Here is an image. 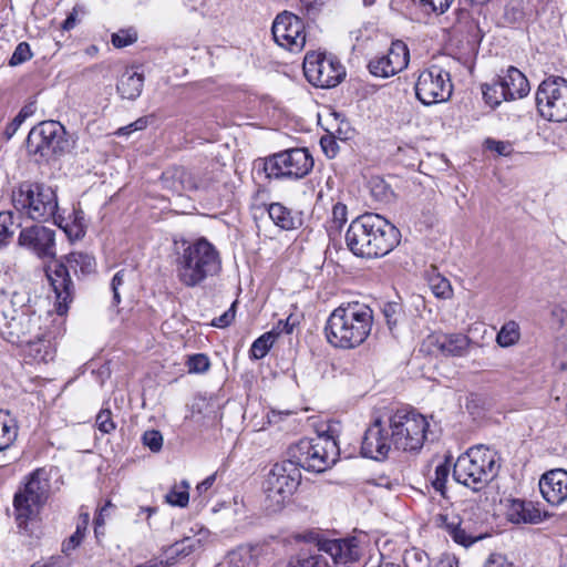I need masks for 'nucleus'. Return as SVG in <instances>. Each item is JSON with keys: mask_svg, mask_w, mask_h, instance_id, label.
I'll list each match as a JSON object with an SVG mask.
<instances>
[{"mask_svg": "<svg viewBox=\"0 0 567 567\" xmlns=\"http://www.w3.org/2000/svg\"><path fill=\"white\" fill-rule=\"evenodd\" d=\"M173 247L176 277L187 288L200 286L221 270L219 251L205 237L195 240L174 238Z\"/></svg>", "mask_w": 567, "mask_h": 567, "instance_id": "obj_1", "label": "nucleus"}, {"mask_svg": "<svg viewBox=\"0 0 567 567\" xmlns=\"http://www.w3.org/2000/svg\"><path fill=\"white\" fill-rule=\"evenodd\" d=\"M373 310L361 301L342 302L328 317L324 333L334 348L354 349L370 336L373 327Z\"/></svg>", "mask_w": 567, "mask_h": 567, "instance_id": "obj_2", "label": "nucleus"}, {"mask_svg": "<svg viewBox=\"0 0 567 567\" xmlns=\"http://www.w3.org/2000/svg\"><path fill=\"white\" fill-rule=\"evenodd\" d=\"M70 269L75 275H91L96 269L95 258L87 252L72 251L45 268L48 280L55 295V310L60 316L68 312L69 305L74 297V284L70 276Z\"/></svg>", "mask_w": 567, "mask_h": 567, "instance_id": "obj_3", "label": "nucleus"}, {"mask_svg": "<svg viewBox=\"0 0 567 567\" xmlns=\"http://www.w3.org/2000/svg\"><path fill=\"white\" fill-rule=\"evenodd\" d=\"M498 468L497 453L484 445H477L457 457L453 477L460 484L480 491L497 475Z\"/></svg>", "mask_w": 567, "mask_h": 567, "instance_id": "obj_4", "label": "nucleus"}, {"mask_svg": "<svg viewBox=\"0 0 567 567\" xmlns=\"http://www.w3.org/2000/svg\"><path fill=\"white\" fill-rule=\"evenodd\" d=\"M290 461L299 470L322 473L330 468L339 456V446L336 440L327 433L318 434L312 439H301L289 449Z\"/></svg>", "mask_w": 567, "mask_h": 567, "instance_id": "obj_5", "label": "nucleus"}, {"mask_svg": "<svg viewBox=\"0 0 567 567\" xmlns=\"http://www.w3.org/2000/svg\"><path fill=\"white\" fill-rule=\"evenodd\" d=\"M313 167V158L307 148H291L259 158L254 163L257 177L300 179Z\"/></svg>", "mask_w": 567, "mask_h": 567, "instance_id": "obj_6", "label": "nucleus"}, {"mask_svg": "<svg viewBox=\"0 0 567 567\" xmlns=\"http://www.w3.org/2000/svg\"><path fill=\"white\" fill-rule=\"evenodd\" d=\"M50 481L43 468L33 471L23 487L16 493L13 506L16 511V522L19 529L29 532V523H32L40 508L45 504L50 495Z\"/></svg>", "mask_w": 567, "mask_h": 567, "instance_id": "obj_7", "label": "nucleus"}, {"mask_svg": "<svg viewBox=\"0 0 567 567\" xmlns=\"http://www.w3.org/2000/svg\"><path fill=\"white\" fill-rule=\"evenodd\" d=\"M70 142L64 126L56 121H43L33 126L27 137V152L38 163H49L65 154Z\"/></svg>", "mask_w": 567, "mask_h": 567, "instance_id": "obj_8", "label": "nucleus"}, {"mask_svg": "<svg viewBox=\"0 0 567 567\" xmlns=\"http://www.w3.org/2000/svg\"><path fill=\"white\" fill-rule=\"evenodd\" d=\"M301 482L299 467L289 460L276 463L265 482V505L269 512H279Z\"/></svg>", "mask_w": 567, "mask_h": 567, "instance_id": "obj_9", "label": "nucleus"}, {"mask_svg": "<svg viewBox=\"0 0 567 567\" xmlns=\"http://www.w3.org/2000/svg\"><path fill=\"white\" fill-rule=\"evenodd\" d=\"M427 427L426 419L413 409H399L389 419L393 446L405 452L423 446Z\"/></svg>", "mask_w": 567, "mask_h": 567, "instance_id": "obj_10", "label": "nucleus"}, {"mask_svg": "<svg viewBox=\"0 0 567 567\" xmlns=\"http://www.w3.org/2000/svg\"><path fill=\"white\" fill-rule=\"evenodd\" d=\"M536 105L542 117L551 122L567 121V80L548 76L536 91Z\"/></svg>", "mask_w": 567, "mask_h": 567, "instance_id": "obj_11", "label": "nucleus"}, {"mask_svg": "<svg viewBox=\"0 0 567 567\" xmlns=\"http://www.w3.org/2000/svg\"><path fill=\"white\" fill-rule=\"evenodd\" d=\"M415 95L424 105H433L450 100L453 92L451 75L437 65L420 72L415 83Z\"/></svg>", "mask_w": 567, "mask_h": 567, "instance_id": "obj_12", "label": "nucleus"}, {"mask_svg": "<svg viewBox=\"0 0 567 567\" xmlns=\"http://www.w3.org/2000/svg\"><path fill=\"white\" fill-rule=\"evenodd\" d=\"M40 322L41 316L37 315L34 308L19 311L8 309L0 319V333L7 341L20 344L43 330Z\"/></svg>", "mask_w": 567, "mask_h": 567, "instance_id": "obj_13", "label": "nucleus"}, {"mask_svg": "<svg viewBox=\"0 0 567 567\" xmlns=\"http://www.w3.org/2000/svg\"><path fill=\"white\" fill-rule=\"evenodd\" d=\"M303 73L307 80L317 87L338 85L346 72L343 66L323 53L308 52L303 59Z\"/></svg>", "mask_w": 567, "mask_h": 567, "instance_id": "obj_14", "label": "nucleus"}, {"mask_svg": "<svg viewBox=\"0 0 567 567\" xmlns=\"http://www.w3.org/2000/svg\"><path fill=\"white\" fill-rule=\"evenodd\" d=\"M271 32L275 42L290 52H299L306 44L303 21L290 11H282L277 14L272 22Z\"/></svg>", "mask_w": 567, "mask_h": 567, "instance_id": "obj_15", "label": "nucleus"}, {"mask_svg": "<svg viewBox=\"0 0 567 567\" xmlns=\"http://www.w3.org/2000/svg\"><path fill=\"white\" fill-rule=\"evenodd\" d=\"M17 210L30 209L35 213H56L58 198L54 190L43 184H23L13 193Z\"/></svg>", "mask_w": 567, "mask_h": 567, "instance_id": "obj_16", "label": "nucleus"}, {"mask_svg": "<svg viewBox=\"0 0 567 567\" xmlns=\"http://www.w3.org/2000/svg\"><path fill=\"white\" fill-rule=\"evenodd\" d=\"M435 527L442 529L455 544L465 548L483 539L486 535L477 532L473 523L453 511H444L433 517Z\"/></svg>", "mask_w": 567, "mask_h": 567, "instance_id": "obj_17", "label": "nucleus"}, {"mask_svg": "<svg viewBox=\"0 0 567 567\" xmlns=\"http://www.w3.org/2000/svg\"><path fill=\"white\" fill-rule=\"evenodd\" d=\"M370 224H373V227L369 230V247H365L368 258L383 257L400 243L401 233L383 215L381 217H371Z\"/></svg>", "mask_w": 567, "mask_h": 567, "instance_id": "obj_18", "label": "nucleus"}, {"mask_svg": "<svg viewBox=\"0 0 567 567\" xmlns=\"http://www.w3.org/2000/svg\"><path fill=\"white\" fill-rule=\"evenodd\" d=\"M410 60L408 45L396 40L392 42L386 54L372 59L369 64V71L372 75L379 78L392 76L404 70Z\"/></svg>", "mask_w": 567, "mask_h": 567, "instance_id": "obj_19", "label": "nucleus"}, {"mask_svg": "<svg viewBox=\"0 0 567 567\" xmlns=\"http://www.w3.org/2000/svg\"><path fill=\"white\" fill-rule=\"evenodd\" d=\"M19 245L33 251L39 258L55 257V231L43 225H32L20 231Z\"/></svg>", "mask_w": 567, "mask_h": 567, "instance_id": "obj_20", "label": "nucleus"}, {"mask_svg": "<svg viewBox=\"0 0 567 567\" xmlns=\"http://www.w3.org/2000/svg\"><path fill=\"white\" fill-rule=\"evenodd\" d=\"M393 446L391 433L385 430L380 420H375L364 433L361 453L372 460L384 458Z\"/></svg>", "mask_w": 567, "mask_h": 567, "instance_id": "obj_21", "label": "nucleus"}, {"mask_svg": "<svg viewBox=\"0 0 567 567\" xmlns=\"http://www.w3.org/2000/svg\"><path fill=\"white\" fill-rule=\"evenodd\" d=\"M539 489L549 504H563L567 499V471L555 468L546 472L539 480Z\"/></svg>", "mask_w": 567, "mask_h": 567, "instance_id": "obj_22", "label": "nucleus"}, {"mask_svg": "<svg viewBox=\"0 0 567 567\" xmlns=\"http://www.w3.org/2000/svg\"><path fill=\"white\" fill-rule=\"evenodd\" d=\"M371 217L381 215H358L346 233L347 246L358 257L368 258L365 247H369V230L373 227V224H370Z\"/></svg>", "mask_w": 567, "mask_h": 567, "instance_id": "obj_23", "label": "nucleus"}, {"mask_svg": "<svg viewBox=\"0 0 567 567\" xmlns=\"http://www.w3.org/2000/svg\"><path fill=\"white\" fill-rule=\"evenodd\" d=\"M429 343L444 357H464L471 340L463 333H435L429 337Z\"/></svg>", "mask_w": 567, "mask_h": 567, "instance_id": "obj_24", "label": "nucleus"}, {"mask_svg": "<svg viewBox=\"0 0 567 567\" xmlns=\"http://www.w3.org/2000/svg\"><path fill=\"white\" fill-rule=\"evenodd\" d=\"M19 346L23 347L25 355L35 362L48 363L55 357V348L43 330L37 331L33 337Z\"/></svg>", "mask_w": 567, "mask_h": 567, "instance_id": "obj_25", "label": "nucleus"}, {"mask_svg": "<svg viewBox=\"0 0 567 567\" xmlns=\"http://www.w3.org/2000/svg\"><path fill=\"white\" fill-rule=\"evenodd\" d=\"M498 80L501 91L506 94L508 101L525 97L530 91L527 78L515 66H509Z\"/></svg>", "mask_w": 567, "mask_h": 567, "instance_id": "obj_26", "label": "nucleus"}, {"mask_svg": "<svg viewBox=\"0 0 567 567\" xmlns=\"http://www.w3.org/2000/svg\"><path fill=\"white\" fill-rule=\"evenodd\" d=\"M506 516L508 520L515 524H538L543 520L540 509L533 502L520 499L508 501Z\"/></svg>", "mask_w": 567, "mask_h": 567, "instance_id": "obj_27", "label": "nucleus"}, {"mask_svg": "<svg viewBox=\"0 0 567 567\" xmlns=\"http://www.w3.org/2000/svg\"><path fill=\"white\" fill-rule=\"evenodd\" d=\"M320 550L328 553L336 563L347 564L359 557V547L353 540L332 539L320 544Z\"/></svg>", "mask_w": 567, "mask_h": 567, "instance_id": "obj_28", "label": "nucleus"}, {"mask_svg": "<svg viewBox=\"0 0 567 567\" xmlns=\"http://www.w3.org/2000/svg\"><path fill=\"white\" fill-rule=\"evenodd\" d=\"M162 184L164 188L176 194L197 188L194 176L184 167H174L164 172L162 175Z\"/></svg>", "mask_w": 567, "mask_h": 567, "instance_id": "obj_29", "label": "nucleus"}, {"mask_svg": "<svg viewBox=\"0 0 567 567\" xmlns=\"http://www.w3.org/2000/svg\"><path fill=\"white\" fill-rule=\"evenodd\" d=\"M202 546L200 539L194 537H184L181 540L165 547L163 553L166 558L163 560L166 567L175 565L181 558H185L196 551Z\"/></svg>", "mask_w": 567, "mask_h": 567, "instance_id": "obj_30", "label": "nucleus"}, {"mask_svg": "<svg viewBox=\"0 0 567 567\" xmlns=\"http://www.w3.org/2000/svg\"><path fill=\"white\" fill-rule=\"evenodd\" d=\"M256 226L267 230L270 226L279 230L297 229L302 225L300 215H255Z\"/></svg>", "mask_w": 567, "mask_h": 567, "instance_id": "obj_31", "label": "nucleus"}, {"mask_svg": "<svg viewBox=\"0 0 567 567\" xmlns=\"http://www.w3.org/2000/svg\"><path fill=\"white\" fill-rule=\"evenodd\" d=\"M144 76L143 74L126 70L120 78L116 90L123 99L135 100L143 90Z\"/></svg>", "mask_w": 567, "mask_h": 567, "instance_id": "obj_32", "label": "nucleus"}, {"mask_svg": "<svg viewBox=\"0 0 567 567\" xmlns=\"http://www.w3.org/2000/svg\"><path fill=\"white\" fill-rule=\"evenodd\" d=\"M54 225L61 228L70 240L81 239L85 235L86 223L81 215H51Z\"/></svg>", "mask_w": 567, "mask_h": 567, "instance_id": "obj_33", "label": "nucleus"}, {"mask_svg": "<svg viewBox=\"0 0 567 567\" xmlns=\"http://www.w3.org/2000/svg\"><path fill=\"white\" fill-rule=\"evenodd\" d=\"M19 426L8 411L0 410V452L10 449L18 437Z\"/></svg>", "mask_w": 567, "mask_h": 567, "instance_id": "obj_34", "label": "nucleus"}, {"mask_svg": "<svg viewBox=\"0 0 567 567\" xmlns=\"http://www.w3.org/2000/svg\"><path fill=\"white\" fill-rule=\"evenodd\" d=\"M259 547L241 545L229 554V561L234 567H257Z\"/></svg>", "mask_w": 567, "mask_h": 567, "instance_id": "obj_35", "label": "nucleus"}, {"mask_svg": "<svg viewBox=\"0 0 567 567\" xmlns=\"http://www.w3.org/2000/svg\"><path fill=\"white\" fill-rule=\"evenodd\" d=\"M250 209L260 213H285L286 208L279 202H275L269 192L261 189L251 197Z\"/></svg>", "mask_w": 567, "mask_h": 567, "instance_id": "obj_36", "label": "nucleus"}, {"mask_svg": "<svg viewBox=\"0 0 567 567\" xmlns=\"http://www.w3.org/2000/svg\"><path fill=\"white\" fill-rule=\"evenodd\" d=\"M369 185L371 197L375 203L385 205L394 200L395 194L383 178L374 176L370 179Z\"/></svg>", "mask_w": 567, "mask_h": 567, "instance_id": "obj_37", "label": "nucleus"}, {"mask_svg": "<svg viewBox=\"0 0 567 567\" xmlns=\"http://www.w3.org/2000/svg\"><path fill=\"white\" fill-rule=\"evenodd\" d=\"M30 305V298L24 292H13L10 297L3 295L0 297V319L3 318V312L9 310H24L32 309Z\"/></svg>", "mask_w": 567, "mask_h": 567, "instance_id": "obj_38", "label": "nucleus"}, {"mask_svg": "<svg viewBox=\"0 0 567 567\" xmlns=\"http://www.w3.org/2000/svg\"><path fill=\"white\" fill-rule=\"evenodd\" d=\"M381 312L389 330L393 332L403 319L404 312L402 305L395 301L385 302L381 308Z\"/></svg>", "mask_w": 567, "mask_h": 567, "instance_id": "obj_39", "label": "nucleus"}, {"mask_svg": "<svg viewBox=\"0 0 567 567\" xmlns=\"http://www.w3.org/2000/svg\"><path fill=\"white\" fill-rule=\"evenodd\" d=\"M520 337L519 326L515 321H508L503 324L499 332L497 333L496 341L503 347H511L515 344Z\"/></svg>", "mask_w": 567, "mask_h": 567, "instance_id": "obj_40", "label": "nucleus"}, {"mask_svg": "<svg viewBox=\"0 0 567 567\" xmlns=\"http://www.w3.org/2000/svg\"><path fill=\"white\" fill-rule=\"evenodd\" d=\"M277 333L269 331L257 338L249 350L250 357L254 359H262L272 347Z\"/></svg>", "mask_w": 567, "mask_h": 567, "instance_id": "obj_41", "label": "nucleus"}, {"mask_svg": "<svg viewBox=\"0 0 567 567\" xmlns=\"http://www.w3.org/2000/svg\"><path fill=\"white\" fill-rule=\"evenodd\" d=\"M524 3L522 0H511L504 8L503 20L506 24H518L525 19Z\"/></svg>", "mask_w": 567, "mask_h": 567, "instance_id": "obj_42", "label": "nucleus"}, {"mask_svg": "<svg viewBox=\"0 0 567 567\" xmlns=\"http://www.w3.org/2000/svg\"><path fill=\"white\" fill-rule=\"evenodd\" d=\"M483 97L492 107L498 106L503 100L508 101L506 94H503L501 91V82L498 79L491 84L483 85Z\"/></svg>", "mask_w": 567, "mask_h": 567, "instance_id": "obj_43", "label": "nucleus"}, {"mask_svg": "<svg viewBox=\"0 0 567 567\" xmlns=\"http://www.w3.org/2000/svg\"><path fill=\"white\" fill-rule=\"evenodd\" d=\"M34 113V105L28 104L24 105L18 115L6 126V130L3 132L7 140H10L19 130L21 124L32 114Z\"/></svg>", "mask_w": 567, "mask_h": 567, "instance_id": "obj_44", "label": "nucleus"}, {"mask_svg": "<svg viewBox=\"0 0 567 567\" xmlns=\"http://www.w3.org/2000/svg\"><path fill=\"white\" fill-rule=\"evenodd\" d=\"M182 489L177 488L176 486L169 491L166 495V502L174 506L185 507L188 504L189 501V484L187 481H183L181 483Z\"/></svg>", "mask_w": 567, "mask_h": 567, "instance_id": "obj_45", "label": "nucleus"}, {"mask_svg": "<svg viewBox=\"0 0 567 567\" xmlns=\"http://www.w3.org/2000/svg\"><path fill=\"white\" fill-rule=\"evenodd\" d=\"M429 286L434 296L437 298L447 299L452 296V287L450 281L440 275L431 277L429 280Z\"/></svg>", "mask_w": 567, "mask_h": 567, "instance_id": "obj_46", "label": "nucleus"}, {"mask_svg": "<svg viewBox=\"0 0 567 567\" xmlns=\"http://www.w3.org/2000/svg\"><path fill=\"white\" fill-rule=\"evenodd\" d=\"M449 474L450 465L447 463H441L435 467L432 486L442 495L445 493V484L447 482Z\"/></svg>", "mask_w": 567, "mask_h": 567, "instance_id": "obj_47", "label": "nucleus"}, {"mask_svg": "<svg viewBox=\"0 0 567 567\" xmlns=\"http://www.w3.org/2000/svg\"><path fill=\"white\" fill-rule=\"evenodd\" d=\"M186 365L192 373H204L208 371L210 361L204 353H196L188 358Z\"/></svg>", "mask_w": 567, "mask_h": 567, "instance_id": "obj_48", "label": "nucleus"}, {"mask_svg": "<svg viewBox=\"0 0 567 567\" xmlns=\"http://www.w3.org/2000/svg\"><path fill=\"white\" fill-rule=\"evenodd\" d=\"M326 0H300V11L311 21H315L322 11Z\"/></svg>", "mask_w": 567, "mask_h": 567, "instance_id": "obj_49", "label": "nucleus"}, {"mask_svg": "<svg viewBox=\"0 0 567 567\" xmlns=\"http://www.w3.org/2000/svg\"><path fill=\"white\" fill-rule=\"evenodd\" d=\"M31 58H32V53H31L30 45L27 42H20L16 47V49L9 60V64L11 66H16V65L27 62Z\"/></svg>", "mask_w": 567, "mask_h": 567, "instance_id": "obj_50", "label": "nucleus"}, {"mask_svg": "<svg viewBox=\"0 0 567 567\" xmlns=\"http://www.w3.org/2000/svg\"><path fill=\"white\" fill-rule=\"evenodd\" d=\"M137 40V33L133 29L120 30L112 35V44L115 48H125Z\"/></svg>", "mask_w": 567, "mask_h": 567, "instance_id": "obj_51", "label": "nucleus"}, {"mask_svg": "<svg viewBox=\"0 0 567 567\" xmlns=\"http://www.w3.org/2000/svg\"><path fill=\"white\" fill-rule=\"evenodd\" d=\"M487 150L495 152L501 156H509L514 152L513 144L508 141H496L494 138H487L485 141Z\"/></svg>", "mask_w": 567, "mask_h": 567, "instance_id": "obj_52", "label": "nucleus"}, {"mask_svg": "<svg viewBox=\"0 0 567 567\" xmlns=\"http://www.w3.org/2000/svg\"><path fill=\"white\" fill-rule=\"evenodd\" d=\"M143 444L152 452H159L163 446V435L159 431L150 430L143 434Z\"/></svg>", "mask_w": 567, "mask_h": 567, "instance_id": "obj_53", "label": "nucleus"}, {"mask_svg": "<svg viewBox=\"0 0 567 567\" xmlns=\"http://www.w3.org/2000/svg\"><path fill=\"white\" fill-rule=\"evenodd\" d=\"M97 429L103 433H111L115 429V423L112 420L110 410H102L96 415Z\"/></svg>", "mask_w": 567, "mask_h": 567, "instance_id": "obj_54", "label": "nucleus"}, {"mask_svg": "<svg viewBox=\"0 0 567 567\" xmlns=\"http://www.w3.org/2000/svg\"><path fill=\"white\" fill-rule=\"evenodd\" d=\"M550 316L559 328L567 327V303L554 305L550 311Z\"/></svg>", "mask_w": 567, "mask_h": 567, "instance_id": "obj_55", "label": "nucleus"}, {"mask_svg": "<svg viewBox=\"0 0 567 567\" xmlns=\"http://www.w3.org/2000/svg\"><path fill=\"white\" fill-rule=\"evenodd\" d=\"M296 567H327V561L319 555L299 557L295 560Z\"/></svg>", "mask_w": 567, "mask_h": 567, "instance_id": "obj_56", "label": "nucleus"}, {"mask_svg": "<svg viewBox=\"0 0 567 567\" xmlns=\"http://www.w3.org/2000/svg\"><path fill=\"white\" fill-rule=\"evenodd\" d=\"M235 307H236V302H234L230 306V308L227 311H225L221 316L215 318L213 320L212 324L217 328L228 327L235 319Z\"/></svg>", "mask_w": 567, "mask_h": 567, "instance_id": "obj_57", "label": "nucleus"}, {"mask_svg": "<svg viewBox=\"0 0 567 567\" xmlns=\"http://www.w3.org/2000/svg\"><path fill=\"white\" fill-rule=\"evenodd\" d=\"M148 122H150V117L142 116V117L137 118L135 122H133L124 127H121L117 133L120 135H128L132 132L142 131L147 127Z\"/></svg>", "mask_w": 567, "mask_h": 567, "instance_id": "obj_58", "label": "nucleus"}, {"mask_svg": "<svg viewBox=\"0 0 567 567\" xmlns=\"http://www.w3.org/2000/svg\"><path fill=\"white\" fill-rule=\"evenodd\" d=\"M124 270L117 271L112 281H111V289L113 292V305H118L121 302V296H120V287L124 284Z\"/></svg>", "mask_w": 567, "mask_h": 567, "instance_id": "obj_59", "label": "nucleus"}, {"mask_svg": "<svg viewBox=\"0 0 567 567\" xmlns=\"http://www.w3.org/2000/svg\"><path fill=\"white\" fill-rule=\"evenodd\" d=\"M13 215H0V247L6 245L14 234L7 224V219H11Z\"/></svg>", "mask_w": 567, "mask_h": 567, "instance_id": "obj_60", "label": "nucleus"}, {"mask_svg": "<svg viewBox=\"0 0 567 567\" xmlns=\"http://www.w3.org/2000/svg\"><path fill=\"white\" fill-rule=\"evenodd\" d=\"M84 538V533L78 527L68 542L63 545V551L75 549Z\"/></svg>", "mask_w": 567, "mask_h": 567, "instance_id": "obj_61", "label": "nucleus"}, {"mask_svg": "<svg viewBox=\"0 0 567 567\" xmlns=\"http://www.w3.org/2000/svg\"><path fill=\"white\" fill-rule=\"evenodd\" d=\"M484 567H514L506 558L498 554H493L486 560Z\"/></svg>", "mask_w": 567, "mask_h": 567, "instance_id": "obj_62", "label": "nucleus"}, {"mask_svg": "<svg viewBox=\"0 0 567 567\" xmlns=\"http://www.w3.org/2000/svg\"><path fill=\"white\" fill-rule=\"evenodd\" d=\"M29 567H62L61 566V558L52 556L47 560L35 561Z\"/></svg>", "mask_w": 567, "mask_h": 567, "instance_id": "obj_63", "label": "nucleus"}, {"mask_svg": "<svg viewBox=\"0 0 567 567\" xmlns=\"http://www.w3.org/2000/svg\"><path fill=\"white\" fill-rule=\"evenodd\" d=\"M435 567H458V561L454 556L445 555L440 558Z\"/></svg>", "mask_w": 567, "mask_h": 567, "instance_id": "obj_64", "label": "nucleus"}]
</instances>
